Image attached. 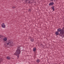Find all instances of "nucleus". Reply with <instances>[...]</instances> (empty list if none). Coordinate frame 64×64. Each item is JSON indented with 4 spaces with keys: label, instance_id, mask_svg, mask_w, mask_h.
<instances>
[{
    "label": "nucleus",
    "instance_id": "f257e3e1",
    "mask_svg": "<svg viewBox=\"0 0 64 64\" xmlns=\"http://www.w3.org/2000/svg\"><path fill=\"white\" fill-rule=\"evenodd\" d=\"M58 32H60L59 35L62 37V38H63L64 36V27H63L61 30L60 28L58 29Z\"/></svg>",
    "mask_w": 64,
    "mask_h": 64
},
{
    "label": "nucleus",
    "instance_id": "f03ea898",
    "mask_svg": "<svg viewBox=\"0 0 64 64\" xmlns=\"http://www.w3.org/2000/svg\"><path fill=\"white\" fill-rule=\"evenodd\" d=\"M21 46H19L17 47V50H16V51L15 53L14 54V55H15L16 56H17V55L20 54L21 53Z\"/></svg>",
    "mask_w": 64,
    "mask_h": 64
},
{
    "label": "nucleus",
    "instance_id": "7ed1b4c3",
    "mask_svg": "<svg viewBox=\"0 0 64 64\" xmlns=\"http://www.w3.org/2000/svg\"><path fill=\"white\" fill-rule=\"evenodd\" d=\"M12 41L11 40H10L8 42V43L6 44L7 45H12Z\"/></svg>",
    "mask_w": 64,
    "mask_h": 64
},
{
    "label": "nucleus",
    "instance_id": "20e7f679",
    "mask_svg": "<svg viewBox=\"0 0 64 64\" xmlns=\"http://www.w3.org/2000/svg\"><path fill=\"white\" fill-rule=\"evenodd\" d=\"M54 4V3L53 2H50L49 4V6H53Z\"/></svg>",
    "mask_w": 64,
    "mask_h": 64
},
{
    "label": "nucleus",
    "instance_id": "39448f33",
    "mask_svg": "<svg viewBox=\"0 0 64 64\" xmlns=\"http://www.w3.org/2000/svg\"><path fill=\"white\" fill-rule=\"evenodd\" d=\"M1 26L2 28H5V27H6L5 25V24H4V23H2V24Z\"/></svg>",
    "mask_w": 64,
    "mask_h": 64
},
{
    "label": "nucleus",
    "instance_id": "423d86ee",
    "mask_svg": "<svg viewBox=\"0 0 64 64\" xmlns=\"http://www.w3.org/2000/svg\"><path fill=\"white\" fill-rule=\"evenodd\" d=\"M55 6H52L51 7V8L52 9V10H53V11H54L55 10V8H54Z\"/></svg>",
    "mask_w": 64,
    "mask_h": 64
},
{
    "label": "nucleus",
    "instance_id": "0eeeda50",
    "mask_svg": "<svg viewBox=\"0 0 64 64\" xmlns=\"http://www.w3.org/2000/svg\"><path fill=\"white\" fill-rule=\"evenodd\" d=\"M30 40L31 42H34V38H31Z\"/></svg>",
    "mask_w": 64,
    "mask_h": 64
},
{
    "label": "nucleus",
    "instance_id": "6e6552de",
    "mask_svg": "<svg viewBox=\"0 0 64 64\" xmlns=\"http://www.w3.org/2000/svg\"><path fill=\"white\" fill-rule=\"evenodd\" d=\"M6 58L8 60H10L11 59V58L10 57L8 56Z\"/></svg>",
    "mask_w": 64,
    "mask_h": 64
},
{
    "label": "nucleus",
    "instance_id": "1a4fd4ad",
    "mask_svg": "<svg viewBox=\"0 0 64 64\" xmlns=\"http://www.w3.org/2000/svg\"><path fill=\"white\" fill-rule=\"evenodd\" d=\"M55 33H56V35H59V32L58 31H56V32Z\"/></svg>",
    "mask_w": 64,
    "mask_h": 64
},
{
    "label": "nucleus",
    "instance_id": "9d476101",
    "mask_svg": "<svg viewBox=\"0 0 64 64\" xmlns=\"http://www.w3.org/2000/svg\"><path fill=\"white\" fill-rule=\"evenodd\" d=\"M37 63H39V62H40V60H36Z\"/></svg>",
    "mask_w": 64,
    "mask_h": 64
},
{
    "label": "nucleus",
    "instance_id": "9b49d317",
    "mask_svg": "<svg viewBox=\"0 0 64 64\" xmlns=\"http://www.w3.org/2000/svg\"><path fill=\"white\" fill-rule=\"evenodd\" d=\"M36 48H34L33 50V51L34 52H35V51H36Z\"/></svg>",
    "mask_w": 64,
    "mask_h": 64
},
{
    "label": "nucleus",
    "instance_id": "f8f14e48",
    "mask_svg": "<svg viewBox=\"0 0 64 64\" xmlns=\"http://www.w3.org/2000/svg\"><path fill=\"white\" fill-rule=\"evenodd\" d=\"M7 39L6 38H3V40H4V41H7Z\"/></svg>",
    "mask_w": 64,
    "mask_h": 64
},
{
    "label": "nucleus",
    "instance_id": "ddd939ff",
    "mask_svg": "<svg viewBox=\"0 0 64 64\" xmlns=\"http://www.w3.org/2000/svg\"><path fill=\"white\" fill-rule=\"evenodd\" d=\"M28 11L29 12H31V10L30 9H29L28 10Z\"/></svg>",
    "mask_w": 64,
    "mask_h": 64
},
{
    "label": "nucleus",
    "instance_id": "4468645a",
    "mask_svg": "<svg viewBox=\"0 0 64 64\" xmlns=\"http://www.w3.org/2000/svg\"><path fill=\"white\" fill-rule=\"evenodd\" d=\"M16 7L15 6H14L13 7V9H14V8H16Z\"/></svg>",
    "mask_w": 64,
    "mask_h": 64
},
{
    "label": "nucleus",
    "instance_id": "2eb2a0df",
    "mask_svg": "<svg viewBox=\"0 0 64 64\" xmlns=\"http://www.w3.org/2000/svg\"><path fill=\"white\" fill-rule=\"evenodd\" d=\"M2 35H0V38H1V37H2Z\"/></svg>",
    "mask_w": 64,
    "mask_h": 64
},
{
    "label": "nucleus",
    "instance_id": "dca6fc26",
    "mask_svg": "<svg viewBox=\"0 0 64 64\" xmlns=\"http://www.w3.org/2000/svg\"><path fill=\"white\" fill-rule=\"evenodd\" d=\"M17 57L18 58L19 57V55L17 56Z\"/></svg>",
    "mask_w": 64,
    "mask_h": 64
},
{
    "label": "nucleus",
    "instance_id": "f3484780",
    "mask_svg": "<svg viewBox=\"0 0 64 64\" xmlns=\"http://www.w3.org/2000/svg\"><path fill=\"white\" fill-rule=\"evenodd\" d=\"M26 1H25V3H26L27 2V1H28V0H26Z\"/></svg>",
    "mask_w": 64,
    "mask_h": 64
},
{
    "label": "nucleus",
    "instance_id": "a211bd4d",
    "mask_svg": "<svg viewBox=\"0 0 64 64\" xmlns=\"http://www.w3.org/2000/svg\"><path fill=\"white\" fill-rule=\"evenodd\" d=\"M43 44H41V46H43Z\"/></svg>",
    "mask_w": 64,
    "mask_h": 64
},
{
    "label": "nucleus",
    "instance_id": "6ab92c4d",
    "mask_svg": "<svg viewBox=\"0 0 64 64\" xmlns=\"http://www.w3.org/2000/svg\"><path fill=\"white\" fill-rule=\"evenodd\" d=\"M28 3H30V2H29Z\"/></svg>",
    "mask_w": 64,
    "mask_h": 64
},
{
    "label": "nucleus",
    "instance_id": "aec40b11",
    "mask_svg": "<svg viewBox=\"0 0 64 64\" xmlns=\"http://www.w3.org/2000/svg\"><path fill=\"white\" fill-rule=\"evenodd\" d=\"M50 1H53V0H50Z\"/></svg>",
    "mask_w": 64,
    "mask_h": 64
},
{
    "label": "nucleus",
    "instance_id": "412c9836",
    "mask_svg": "<svg viewBox=\"0 0 64 64\" xmlns=\"http://www.w3.org/2000/svg\"><path fill=\"white\" fill-rule=\"evenodd\" d=\"M1 61H0V63H1Z\"/></svg>",
    "mask_w": 64,
    "mask_h": 64
},
{
    "label": "nucleus",
    "instance_id": "4be33fe9",
    "mask_svg": "<svg viewBox=\"0 0 64 64\" xmlns=\"http://www.w3.org/2000/svg\"><path fill=\"white\" fill-rule=\"evenodd\" d=\"M54 1H55V0H54Z\"/></svg>",
    "mask_w": 64,
    "mask_h": 64
}]
</instances>
